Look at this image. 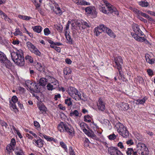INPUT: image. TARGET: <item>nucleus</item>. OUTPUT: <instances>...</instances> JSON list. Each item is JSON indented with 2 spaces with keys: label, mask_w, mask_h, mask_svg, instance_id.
<instances>
[{
  "label": "nucleus",
  "mask_w": 155,
  "mask_h": 155,
  "mask_svg": "<svg viewBox=\"0 0 155 155\" xmlns=\"http://www.w3.org/2000/svg\"><path fill=\"white\" fill-rule=\"evenodd\" d=\"M11 54L12 60L15 64L21 66L24 65L25 61L23 53L22 50L20 49L18 50L16 52H12Z\"/></svg>",
  "instance_id": "obj_1"
},
{
  "label": "nucleus",
  "mask_w": 155,
  "mask_h": 155,
  "mask_svg": "<svg viewBox=\"0 0 155 155\" xmlns=\"http://www.w3.org/2000/svg\"><path fill=\"white\" fill-rule=\"evenodd\" d=\"M58 129L61 132H64L65 130L70 135H72L74 134V129L71 125L67 124L63 122H61L58 124Z\"/></svg>",
  "instance_id": "obj_2"
},
{
  "label": "nucleus",
  "mask_w": 155,
  "mask_h": 155,
  "mask_svg": "<svg viewBox=\"0 0 155 155\" xmlns=\"http://www.w3.org/2000/svg\"><path fill=\"white\" fill-rule=\"evenodd\" d=\"M132 28L135 33L131 32V35L136 40L139 39L140 36H143L144 35L143 32L140 30L139 26L137 24H134L132 26Z\"/></svg>",
  "instance_id": "obj_3"
},
{
  "label": "nucleus",
  "mask_w": 155,
  "mask_h": 155,
  "mask_svg": "<svg viewBox=\"0 0 155 155\" xmlns=\"http://www.w3.org/2000/svg\"><path fill=\"white\" fill-rule=\"evenodd\" d=\"M104 3L105 4L107 8H108V10L110 11L111 13H114L115 15H118L119 12L117 8L114 6L109 3L107 1L105 0L104 1Z\"/></svg>",
  "instance_id": "obj_4"
},
{
  "label": "nucleus",
  "mask_w": 155,
  "mask_h": 155,
  "mask_svg": "<svg viewBox=\"0 0 155 155\" xmlns=\"http://www.w3.org/2000/svg\"><path fill=\"white\" fill-rule=\"evenodd\" d=\"M68 91L69 95L74 99L77 101V96H75L78 91L76 88L72 87H69L68 88Z\"/></svg>",
  "instance_id": "obj_5"
},
{
  "label": "nucleus",
  "mask_w": 155,
  "mask_h": 155,
  "mask_svg": "<svg viewBox=\"0 0 155 155\" xmlns=\"http://www.w3.org/2000/svg\"><path fill=\"white\" fill-rule=\"evenodd\" d=\"M85 11L88 14L93 15L96 17L97 12L96 11L95 8L93 6H90L85 8Z\"/></svg>",
  "instance_id": "obj_6"
},
{
  "label": "nucleus",
  "mask_w": 155,
  "mask_h": 155,
  "mask_svg": "<svg viewBox=\"0 0 155 155\" xmlns=\"http://www.w3.org/2000/svg\"><path fill=\"white\" fill-rule=\"evenodd\" d=\"M44 143V141L39 137H38L37 140L34 139L33 140V143L40 148L43 147Z\"/></svg>",
  "instance_id": "obj_7"
},
{
  "label": "nucleus",
  "mask_w": 155,
  "mask_h": 155,
  "mask_svg": "<svg viewBox=\"0 0 155 155\" xmlns=\"http://www.w3.org/2000/svg\"><path fill=\"white\" fill-rule=\"evenodd\" d=\"M115 62L118 70L121 69V65L123 64V60L121 56H118L114 58Z\"/></svg>",
  "instance_id": "obj_8"
},
{
  "label": "nucleus",
  "mask_w": 155,
  "mask_h": 155,
  "mask_svg": "<svg viewBox=\"0 0 155 155\" xmlns=\"http://www.w3.org/2000/svg\"><path fill=\"white\" fill-rule=\"evenodd\" d=\"M28 48H30V50L31 52L34 53L37 56H41V53L32 44L30 45V46H29Z\"/></svg>",
  "instance_id": "obj_9"
},
{
  "label": "nucleus",
  "mask_w": 155,
  "mask_h": 155,
  "mask_svg": "<svg viewBox=\"0 0 155 155\" xmlns=\"http://www.w3.org/2000/svg\"><path fill=\"white\" fill-rule=\"evenodd\" d=\"M48 79H51V83H50L52 85L55 86V88H56L59 85V84L58 81L56 79L50 76H48L46 77Z\"/></svg>",
  "instance_id": "obj_10"
},
{
  "label": "nucleus",
  "mask_w": 155,
  "mask_h": 155,
  "mask_svg": "<svg viewBox=\"0 0 155 155\" xmlns=\"http://www.w3.org/2000/svg\"><path fill=\"white\" fill-rule=\"evenodd\" d=\"M2 63H3V66L4 67L8 69H11L12 66V63L10 60L7 58V57L5 58Z\"/></svg>",
  "instance_id": "obj_11"
},
{
  "label": "nucleus",
  "mask_w": 155,
  "mask_h": 155,
  "mask_svg": "<svg viewBox=\"0 0 155 155\" xmlns=\"http://www.w3.org/2000/svg\"><path fill=\"white\" fill-rule=\"evenodd\" d=\"M34 65L35 66L37 69L41 72H45V67L42 66L41 64L38 62L34 63Z\"/></svg>",
  "instance_id": "obj_12"
},
{
  "label": "nucleus",
  "mask_w": 155,
  "mask_h": 155,
  "mask_svg": "<svg viewBox=\"0 0 155 155\" xmlns=\"http://www.w3.org/2000/svg\"><path fill=\"white\" fill-rule=\"evenodd\" d=\"M118 150L117 147L113 146L108 147L107 149L108 153L110 155H114Z\"/></svg>",
  "instance_id": "obj_13"
},
{
  "label": "nucleus",
  "mask_w": 155,
  "mask_h": 155,
  "mask_svg": "<svg viewBox=\"0 0 155 155\" xmlns=\"http://www.w3.org/2000/svg\"><path fill=\"white\" fill-rule=\"evenodd\" d=\"M120 135L124 137H127L129 136V132L126 127L123 129V130L120 131L118 133Z\"/></svg>",
  "instance_id": "obj_14"
},
{
  "label": "nucleus",
  "mask_w": 155,
  "mask_h": 155,
  "mask_svg": "<svg viewBox=\"0 0 155 155\" xmlns=\"http://www.w3.org/2000/svg\"><path fill=\"white\" fill-rule=\"evenodd\" d=\"M38 83L37 84L36 83L35 85V86L34 87V89L35 90V91L34 90V89L33 88H32L30 87H29L28 86V85H27L26 84V86L30 89V90L31 91H32L34 92L37 93H39V92H40V88L39 87V85H38Z\"/></svg>",
  "instance_id": "obj_15"
},
{
  "label": "nucleus",
  "mask_w": 155,
  "mask_h": 155,
  "mask_svg": "<svg viewBox=\"0 0 155 155\" xmlns=\"http://www.w3.org/2000/svg\"><path fill=\"white\" fill-rule=\"evenodd\" d=\"M83 132L88 136L91 137H96V136L94 133V132L92 130L90 131L89 130H87V129L83 130Z\"/></svg>",
  "instance_id": "obj_16"
},
{
  "label": "nucleus",
  "mask_w": 155,
  "mask_h": 155,
  "mask_svg": "<svg viewBox=\"0 0 155 155\" xmlns=\"http://www.w3.org/2000/svg\"><path fill=\"white\" fill-rule=\"evenodd\" d=\"M117 130L119 133L120 131L123 130V129H125L126 127L122 124L120 122L116 123L115 125Z\"/></svg>",
  "instance_id": "obj_17"
},
{
  "label": "nucleus",
  "mask_w": 155,
  "mask_h": 155,
  "mask_svg": "<svg viewBox=\"0 0 155 155\" xmlns=\"http://www.w3.org/2000/svg\"><path fill=\"white\" fill-rule=\"evenodd\" d=\"M48 78L46 79L44 78H41L39 81V86L42 87L45 86L47 84V82L48 81Z\"/></svg>",
  "instance_id": "obj_18"
},
{
  "label": "nucleus",
  "mask_w": 155,
  "mask_h": 155,
  "mask_svg": "<svg viewBox=\"0 0 155 155\" xmlns=\"http://www.w3.org/2000/svg\"><path fill=\"white\" fill-rule=\"evenodd\" d=\"M99 104L97 105L98 109L101 111H104L105 109L104 103L102 101V100L99 99Z\"/></svg>",
  "instance_id": "obj_19"
},
{
  "label": "nucleus",
  "mask_w": 155,
  "mask_h": 155,
  "mask_svg": "<svg viewBox=\"0 0 155 155\" xmlns=\"http://www.w3.org/2000/svg\"><path fill=\"white\" fill-rule=\"evenodd\" d=\"M82 26L81 28L82 29H84L86 28H89L91 26V24L89 22H87L82 20Z\"/></svg>",
  "instance_id": "obj_20"
},
{
  "label": "nucleus",
  "mask_w": 155,
  "mask_h": 155,
  "mask_svg": "<svg viewBox=\"0 0 155 155\" xmlns=\"http://www.w3.org/2000/svg\"><path fill=\"white\" fill-rule=\"evenodd\" d=\"M99 9L100 11L102 12L103 13L108 14L109 13L110 11L106 9L104 5H102L101 6L100 5L99 7Z\"/></svg>",
  "instance_id": "obj_21"
},
{
  "label": "nucleus",
  "mask_w": 155,
  "mask_h": 155,
  "mask_svg": "<svg viewBox=\"0 0 155 155\" xmlns=\"http://www.w3.org/2000/svg\"><path fill=\"white\" fill-rule=\"evenodd\" d=\"M105 32H106L111 37L114 38L116 36L112 31L108 28L107 29H106Z\"/></svg>",
  "instance_id": "obj_22"
},
{
  "label": "nucleus",
  "mask_w": 155,
  "mask_h": 155,
  "mask_svg": "<svg viewBox=\"0 0 155 155\" xmlns=\"http://www.w3.org/2000/svg\"><path fill=\"white\" fill-rule=\"evenodd\" d=\"M145 146V145L143 143H138L137 145V148L139 149V151H142Z\"/></svg>",
  "instance_id": "obj_23"
},
{
  "label": "nucleus",
  "mask_w": 155,
  "mask_h": 155,
  "mask_svg": "<svg viewBox=\"0 0 155 155\" xmlns=\"http://www.w3.org/2000/svg\"><path fill=\"white\" fill-rule=\"evenodd\" d=\"M32 28L34 31L38 33H40L42 29V27L40 26H36L34 27H32Z\"/></svg>",
  "instance_id": "obj_24"
},
{
  "label": "nucleus",
  "mask_w": 155,
  "mask_h": 155,
  "mask_svg": "<svg viewBox=\"0 0 155 155\" xmlns=\"http://www.w3.org/2000/svg\"><path fill=\"white\" fill-rule=\"evenodd\" d=\"M38 107L40 111H42L41 113H43L42 112H46L47 110V108L44 104L38 105Z\"/></svg>",
  "instance_id": "obj_25"
},
{
  "label": "nucleus",
  "mask_w": 155,
  "mask_h": 155,
  "mask_svg": "<svg viewBox=\"0 0 155 155\" xmlns=\"http://www.w3.org/2000/svg\"><path fill=\"white\" fill-rule=\"evenodd\" d=\"M138 4L141 7H147L149 5V4L147 2L143 1L138 2Z\"/></svg>",
  "instance_id": "obj_26"
},
{
  "label": "nucleus",
  "mask_w": 155,
  "mask_h": 155,
  "mask_svg": "<svg viewBox=\"0 0 155 155\" xmlns=\"http://www.w3.org/2000/svg\"><path fill=\"white\" fill-rule=\"evenodd\" d=\"M44 137L48 141H53L55 143L57 142V140L56 139H54L52 137H51L49 136H48L46 135L44 136Z\"/></svg>",
  "instance_id": "obj_27"
},
{
  "label": "nucleus",
  "mask_w": 155,
  "mask_h": 155,
  "mask_svg": "<svg viewBox=\"0 0 155 155\" xmlns=\"http://www.w3.org/2000/svg\"><path fill=\"white\" fill-rule=\"evenodd\" d=\"M122 109L124 110H127L129 108V106L127 104L125 103H122L120 106Z\"/></svg>",
  "instance_id": "obj_28"
},
{
  "label": "nucleus",
  "mask_w": 155,
  "mask_h": 155,
  "mask_svg": "<svg viewBox=\"0 0 155 155\" xmlns=\"http://www.w3.org/2000/svg\"><path fill=\"white\" fill-rule=\"evenodd\" d=\"M146 100L145 97L142 99H138L136 101L135 104H136L139 105L140 104H143L145 103Z\"/></svg>",
  "instance_id": "obj_29"
},
{
  "label": "nucleus",
  "mask_w": 155,
  "mask_h": 155,
  "mask_svg": "<svg viewBox=\"0 0 155 155\" xmlns=\"http://www.w3.org/2000/svg\"><path fill=\"white\" fill-rule=\"evenodd\" d=\"M71 70L68 67L64 68V74L66 75L71 74Z\"/></svg>",
  "instance_id": "obj_30"
},
{
  "label": "nucleus",
  "mask_w": 155,
  "mask_h": 155,
  "mask_svg": "<svg viewBox=\"0 0 155 155\" xmlns=\"http://www.w3.org/2000/svg\"><path fill=\"white\" fill-rule=\"evenodd\" d=\"M78 5H90V3L89 2H87L84 0H79Z\"/></svg>",
  "instance_id": "obj_31"
},
{
  "label": "nucleus",
  "mask_w": 155,
  "mask_h": 155,
  "mask_svg": "<svg viewBox=\"0 0 155 155\" xmlns=\"http://www.w3.org/2000/svg\"><path fill=\"white\" fill-rule=\"evenodd\" d=\"M138 39H139L137 40V41L142 42L144 41L146 44H149L150 43L144 37H139Z\"/></svg>",
  "instance_id": "obj_32"
},
{
  "label": "nucleus",
  "mask_w": 155,
  "mask_h": 155,
  "mask_svg": "<svg viewBox=\"0 0 155 155\" xmlns=\"http://www.w3.org/2000/svg\"><path fill=\"white\" fill-rule=\"evenodd\" d=\"M13 34L15 36H17L18 35H19L21 36H22L23 35L22 32L20 31L18 28H16L15 29V31Z\"/></svg>",
  "instance_id": "obj_33"
},
{
  "label": "nucleus",
  "mask_w": 155,
  "mask_h": 155,
  "mask_svg": "<svg viewBox=\"0 0 155 155\" xmlns=\"http://www.w3.org/2000/svg\"><path fill=\"white\" fill-rule=\"evenodd\" d=\"M6 57L5 55L3 52L0 51V62L2 63Z\"/></svg>",
  "instance_id": "obj_34"
},
{
  "label": "nucleus",
  "mask_w": 155,
  "mask_h": 155,
  "mask_svg": "<svg viewBox=\"0 0 155 155\" xmlns=\"http://www.w3.org/2000/svg\"><path fill=\"white\" fill-rule=\"evenodd\" d=\"M55 86L52 85V84L50 83H49L48 84L46 87L47 89L49 91H52L53 89H55Z\"/></svg>",
  "instance_id": "obj_35"
},
{
  "label": "nucleus",
  "mask_w": 155,
  "mask_h": 155,
  "mask_svg": "<svg viewBox=\"0 0 155 155\" xmlns=\"http://www.w3.org/2000/svg\"><path fill=\"white\" fill-rule=\"evenodd\" d=\"M134 151V150L133 148H128L126 153L127 155H132Z\"/></svg>",
  "instance_id": "obj_36"
},
{
  "label": "nucleus",
  "mask_w": 155,
  "mask_h": 155,
  "mask_svg": "<svg viewBox=\"0 0 155 155\" xmlns=\"http://www.w3.org/2000/svg\"><path fill=\"white\" fill-rule=\"evenodd\" d=\"M102 31L104 32V31H102V30L100 29H98L97 28H95L94 30V32L96 36H98Z\"/></svg>",
  "instance_id": "obj_37"
},
{
  "label": "nucleus",
  "mask_w": 155,
  "mask_h": 155,
  "mask_svg": "<svg viewBox=\"0 0 155 155\" xmlns=\"http://www.w3.org/2000/svg\"><path fill=\"white\" fill-rule=\"evenodd\" d=\"M95 28H97L98 29H100L102 30V31H104V32H105L106 29H107V28L105 27L104 25H101Z\"/></svg>",
  "instance_id": "obj_38"
},
{
  "label": "nucleus",
  "mask_w": 155,
  "mask_h": 155,
  "mask_svg": "<svg viewBox=\"0 0 155 155\" xmlns=\"http://www.w3.org/2000/svg\"><path fill=\"white\" fill-rule=\"evenodd\" d=\"M66 38L67 39V41L69 42V43L70 44H73V40L71 39V36L69 34H68L67 35H66Z\"/></svg>",
  "instance_id": "obj_39"
},
{
  "label": "nucleus",
  "mask_w": 155,
  "mask_h": 155,
  "mask_svg": "<svg viewBox=\"0 0 155 155\" xmlns=\"http://www.w3.org/2000/svg\"><path fill=\"white\" fill-rule=\"evenodd\" d=\"M80 126L81 127L82 129H83V130H84V129H86V127L88 129H89V127H88V125L87 124H86L84 122H82L81 123L80 125Z\"/></svg>",
  "instance_id": "obj_40"
},
{
  "label": "nucleus",
  "mask_w": 155,
  "mask_h": 155,
  "mask_svg": "<svg viewBox=\"0 0 155 155\" xmlns=\"http://www.w3.org/2000/svg\"><path fill=\"white\" fill-rule=\"evenodd\" d=\"M146 61L149 63L150 64H153L155 63V59L153 58H152L151 59H147V57H146Z\"/></svg>",
  "instance_id": "obj_41"
},
{
  "label": "nucleus",
  "mask_w": 155,
  "mask_h": 155,
  "mask_svg": "<svg viewBox=\"0 0 155 155\" xmlns=\"http://www.w3.org/2000/svg\"><path fill=\"white\" fill-rule=\"evenodd\" d=\"M70 116L71 117L73 115H75L76 116H79V113L77 110H75L74 111L70 113Z\"/></svg>",
  "instance_id": "obj_42"
},
{
  "label": "nucleus",
  "mask_w": 155,
  "mask_h": 155,
  "mask_svg": "<svg viewBox=\"0 0 155 155\" xmlns=\"http://www.w3.org/2000/svg\"><path fill=\"white\" fill-rule=\"evenodd\" d=\"M71 98H70L65 100V103L67 104L68 106H70L72 105V103L71 101Z\"/></svg>",
  "instance_id": "obj_43"
},
{
  "label": "nucleus",
  "mask_w": 155,
  "mask_h": 155,
  "mask_svg": "<svg viewBox=\"0 0 155 155\" xmlns=\"http://www.w3.org/2000/svg\"><path fill=\"white\" fill-rule=\"evenodd\" d=\"M57 11H54L55 13L58 15H61L62 14V12L60 7L58 8L57 9Z\"/></svg>",
  "instance_id": "obj_44"
},
{
  "label": "nucleus",
  "mask_w": 155,
  "mask_h": 155,
  "mask_svg": "<svg viewBox=\"0 0 155 155\" xmlns=\"http://www.w3.org/2000/svg\"><path fill=\"white\" fill-rule=\"evenodd\" d=\"M90 141L87 138H85L84 140V146L85 147H88L90 143Z\"/></svg>",
  "instance_id": "obj_45"
},
{
  "label": "nucleus",
  "mask_w": 155,
  "mask_h": 155,
  "mask_svg": "<svg viewBox=\"0 0 155 155\" xmlns=\"http://www.w3.org/2000/svg\"><path fill=\"white\" fill-rule=\"evenodd\" d=\"M121 70V69L118 70L119 72V75L121 78V79L123 81H126V79L125 78L123 73L120 71V70Z\"/></svg>",
  "instance_id": "obj_46"
},
{
  "label": "nucleus",
  "mask_w": 155,
  "mask_h": 155,
  "mask_svg": "<svg viewBox=\"0 0 155 155\" xmlns=\"http://www.w3.org/2000/svg\"><path fill=\"white\" fill-rule=\"evenodd\" d=\"M25 59L26 60H28L31 63H32L33 62L32 58L28 55L26 56L25 57Z\"/></svg>",
  "instance_id": "obj_47"
},
{
  "label": "nucleus",
  "mask_w": 155,
  "mask_h": 155,
  "mask_svg": "<svg viewBox=\"0 0 155 155\" xmlns=\"http://www.w3.org/2000/svg\"><path fill=\"white\" fill-rule=\"evenodd\" d=\"M11 100L14 103H16L18 102V98L15 95H14L12 97Z\"/></svg>",
  "instance_id": "obj_48"
},
{
  "label": "nucleus",
  "mask_w": 155,
  "mask_h": 155,
  "mask_svg": "<svg viewBox=\"0 0 155 155\" xmlns=\"http://www.w3.org/2000/svg\"><path fill=\"white\" fill-rule=\"evenodd\" d=\"M108 137L110 140H114L116 138V136L114 134H113L108 136Z\"/></svg>",
  "instance_id": "obj_49"
},
{
  "label": "nucleus",
  "mask_w": 155,
  "mask_h": 155,
  "mask_svg": "<svg viewBox=\"0 0 155 155\" xmlns=\"http://www.w3.org/2000/svg\"><path fill=\"white\" fill-rule=\"evenodd\" d=\"M50 47L51 48H54L58 52H61V49L60 48L53 45H51Z\"/></svg>",
  "instance_id": "obj_50"
},
{
  "label": "nucleus",
  "mask_w": 155,
  "mask_h": 155,
  "mask_svg": "<svg viewBox=\"0 0 155 155\" xmlns=\"http://www.w3.org/2000/svg\"><path fill=\"white\" fill-rule=\"evenodd\" d=\"M78 96V97H77V100L80 101V100H83V99L81 98V94L78 91V93H76V94L75 95V96Z\"/></svg>",
  "instance_id": "obj_51"
},
{
  "label": "nucleus",
  "mask_w": 155,
  "mask_h": 155,
  "mask_svg": "<svg viewBox=\"0 0 155 155\" xmlns=\"http://www.w3.org/2000/svg\"><path fill=\"white\" fill-rule=\"evenodd\" d=\"M44 33L45 35L48 36L50 34L51 32L48 28H46L44 29Z\"/></svg>",
  "instance_id": "obj_52"
},
{
  "label": "nucleus",
  "mask_w": 155,
  "mask_h": 155,
  "mask_svg": "<svg viewBox=\"0 0 155 155\" xmlns=\"http://www.w3.org/2000/svg\"><path fill=\"white\" fill-rule=\"evenodd\" d=\"M0 124L2 127H5V128H7V127L8 126L7 123L4 120L1 121Z\"/></svg>",
  "instance_id": "obj_53"
},
{
  "label": "nucleus",
  "mask_w": 155,
  "mask_h": 155,
  "mask_svg": "<svg viewBox=\"0 0 155 155\" xmlns=\"http://www.w3.org/2000/svg\"><path fill=\"white\" fill-rule=\"evenodd\" d=\"M134 12H135L137 14V15H141L142 12L140 10L136 8H135L134 10Z\"/></svg>",
  "instance_id": "obj_54"
},
{
  "label": "nucleus",
  "mask_w": 155,
  "mask_h": 155,
  "mask_svg": "<svg viewBox=\"0 0 155 155\" xmlns=\"http://www.w3.org/2000/svg\"><path fill=\"white\" fill-rule=\"evenodd\" d=\"M15 152L16 155H19L20 154L24 153L21 149H20L18 151L15 150Z\"/></svg>",
  "instance_id": "obj_55"
},
{
  "label": "nucleus",
  "mask_w": 155,
  "mask_h": 155,
  "mask_svg": "<svg viewBox=\"0 0 155 155\" xmlns=\"http://www.w3.org/2000/svg\"><path fill=\"white\" fill-rule=\"evenodd\" d=\"M140 152L139 151V149H137L136 150L135 149H134V151L132 154V155H139L140 154Z\"/></svg>",
  "instance_id": "obj_56"
},
{
  "label": "nucleus",
  "mask_w": 155,
  "mask_h": 155,
  "mask_svg": "<svg viewBox=\"0 0 155 155\" xmlns=\"http://www.w3.org/2000/svg\"><path fill=\"white\" fill-rule=\"evenodd\" d=\"M60 145L61 147L64 148L65 150L67 149V146L66 144L63 142H60Z\"/></svg>",
  "instance_id": "obj_57"
},
{
  "label": "nucleus",
  "mask_w": 155,
  "mask_h": 155,
  "mask_svg": "<svg viewBox=\"0 0 155 155\" xmlns=\"http://www.w3.org/2000/svg\"><path fill=\"white\" fill-rule=\"evenodd\" d=\"M9 103H10V105H11V106L12 107L14 110H18L16 106V105L15 103H12V101H10Z\"/></svg>",
  "instance_id": "obj_58"
},
{
  "label": "nucleus",
  "mask_w": 155,
  "mask_h": 155,
  "mask_svg": "<svg viewBox=\"0 0 155 155\" xmlns=\"http://www.w3.org/2000/svg\"><path fill=\"white\" fill-rule=\"evenodd\" d=\"M16 144L15 140V139L13 138H12L11 140V143H10V145L11 146H13V147H15Z\"/></svg>",
  "instance_id": "obj_59"
},
{
  "label": "nucleus",
  "mask_w": 155,
  "mask_h": 155,
  "mask_svg": "<svg viewBox=\"0 0 155 155\" xmlns=\"http://www.w3.org/2000/svg\"><path fill=\"white\" fill-rule=\"evenodd\" d=\"M143 151H144V152H145V154L148 155L149 154V151L148 148L146 146H145L143 148Z\"/></svg>",
  "instance_id": "obj_60"
},
{
  "label": "nucleus",
  "mask_w": 155,
  "mask_h": 155,
  "mask_svg": "<svg viewBox=\"0 0 155 155\" xmlns=\"http://www.w3.org/2000/svg\"><path fill=\"white\" fill-rule=\"evenodd\" d=\"M69 150L70 155H75L73 149L72 147H70Z\"/></svg>",
  "instance_id": "obj_61"
},
{
  "label": "nucleus",
  "mask_w": 155,
  "mask_h": 155,
  "mask_svg": "<svg viewBox=\"0 0 155 155\" xmlns=\"http://www.w3.org/2000/svg\"><path fill=\"white\" fill-rule=\"evenodd\" d=\"M147 71L148 74L149 76H152L153 75V71L151 69H148L147 70Z\"/></svg>",
  "instance_id": "obj_62"
},
{
  "label": "nucleus",
  "mask_w": 155,
  "mask_h": 155,
  "mask_svg": "<svg viewBox=\"0 0 155 155\" xmlns=\"http://www.w3.org/2000/svg\"><path fill=\"white\" fill-rule=\"evenodd\" d=\"M82 20L81 21H77L75 22V24L77 26L81 27L82 26Z\"/></svg>",
  "instance_id": "obj_63"
},
{
  "label": "nucleus",
  "mask_w": 155,
  "mask_h": 155,
  "mask_svg": "<svg viewBox=\"0 0 155 155\" xmlns=\"http://www.w3.org/2000/svg\"><path fill=\"white\" fill-rule=\"evenodd\" d=\"M126 143L127 145L130 144L131 145H132L134 143L132 139H130L129 140H127L126 142Z\"/></svg>",
  "instance_id": "obj_64"
}]
</instances>
